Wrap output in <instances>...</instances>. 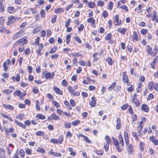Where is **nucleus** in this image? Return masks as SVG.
Segmentation results:
<instances>
[{
    "label": "nucleus",
    "mask_w": 158,
    "mask_h": 158,
    "mask_svg": "<svg viewBox=\"0 0 158 158\" xmlns=\"http://www.w3.org/2000/svg\"><path fill=\"white\" fill-rule=\"evenodd\" d=\"M27 42V40L26 38H23L17 41L15 44V46H17L18 45H23L26 44Z\"/></svg>",
    "instance_id": "nucleus-1"
},
{
    "label": "nucleus",
    "mask_w": 158,
    "mask_h": 158,
    "mask_svg": "<svg viewBox=\"0 0 158 158\" xmlns=\"http://www.w3.org/2000/svg\"><path fill=\"white\" fill-rule=\"evenodd\" d=\"M137 95L136 94H135L133 97H132L131 99L132 102L135 104V105L136 106H140V103L139 100L136 98Z\"/></svg>",
    "instance_id": "nucleus-2"
},
{
    "label": "nucleus",
    "mask_w": 158,
    "mask_h": 158,
    "mask_svg": "<svg viewBox=\"0 0 158 158\" xmlns=\"http://www.w3.org/2000/svg\"><path fill=\"white\" fill-rule=\"evenodd\" d=\"M152 21H155L157 23H158V15H157V12L155 10H153L152 11Z\"/></svg>",
    "instance_id": "nucleus-3"
},
{
    "label": "nucleus",
    "mask_w": 158,
    "mask_h": 158,
    "mask_svg": "<svg viewBox=\"0 0 158 158\" xmlns=\"http://www.w3.org/2000/svg\"><path fill=\"white\" fill-rule=\"evenodd\" d=\"M8 21L7 23V25H9L15 21L16 20V18L15 17L11 16L9 17L8 19Z\"/></svg>",
    "instance_id": "nucleus-4"
},
{
    "label": "nucleus",
    "mask_w": 158,
    "mask_h": 158,
    "mask_svg": "<svg viewBox=\"0 0 158 158\" xmlns=\"http://www.w3.org/2000/svg\"><path fill=\"white\" fill-rule=\"evenodd\" d=\"M54 75V73L53 72H47L45 73V77L47 79H52Z\"/></svg>",
    "instance_id": "nucleus-5"
},
{
    "label": "nucleus",
    "mask_w": 158,
    "mask_h": 158,
    "mask_svg": "<svg viewBox=\"0 0 158 158\" xmlns=\"http://www.w3.org/2000/svg\"><path fill=\"white\" fill-rule=\"evenodd\" d=\"M10 60L8 59L6 61L4 62L3 66L5 71H7L8 68V65L10 63Z\"/></svg>",
    "instance_id": "nucleus-6"
},
{
    "label": "nucleus",
    "mask_w": 158,
    "mask_h": 158,
    "mask_svg": "<svg viewBox=\"0 0 158 158\" xmlns=\"http://www.w3.org/2000/svg\"><path fill=\"white\" fill-rule=\"evenodd\" d=\"M114 145L115 146L116 150L118 152H121L122 150L120 148L119 145V142L117 139H114L113 141Z\"/></svg>",
    "instance_id": "nucleus-7"
},
{
    "label": "nucleus",
    "mask_w": 158,
    "mask_h": 158,
    "mask_svg": "<svg viewBox=\"0 0 158 158\" xmlns=\"http://www.w3.org/2000/svg\"><path fill=\"white\" fill-rule=\"evenodd\" d=\"M114 24L116 26H119L121 23V20H119V17L117 15H116L114 18Z\"/></svg>",
    "instance_id": "nucleus-8"
},
{
    "label": "nucleus",
    "mask_w": 158,
    "mask_h": 158,
    "mask_svg": "<svg viewBox=\"0 0 158 158\" xmlns=\"http://www.w3.org/2000/svg\"><path fill=\"white\" fill-rule=\"evenodd\" d=\"M124 138L125 140L126 145L128 146L129 144V138L128 137V133L127 132L125 131L124 132Z\"/></svg>",
    "instance_id": "nucleus-9"
},
{
    "label": "nucleus",
    "mask_w": 158,
    "mask_h": 158,
    "mask_svg": "<svg viewBox=\"0 0 158 158\" xmlns=\"http://www.w3.org/2000/svg\"><path fill=\"white\" fill-rule=\"evenodd\" d=\"M10 89H4L3 90L2 92L6 94H9L11 93L12 92V91L14 90V88L12 86H10Z\"/></svg>",
    "instance_id": "nucleus-10"
},
{
    "label": "nucleus",
    "mask_w": 158,
    "mask_h": 158,
    "mask_svg": "<svg viewBox=\"0 0 158 158\" xmlns=\"http://www.w3.org/2000/svg\"><path fill=\"white\" fill-rule=\"evenodd\" d=\"M53 89L56 94L59 95H62L63 94L62 91L58 87L54 86L53 87Z\"/></svg>",
    "instance_id": "nucleus-11"
},
{
    "label": "nucleus",
    "mask_w": 158,
    "mask_h": 158,
    "mask_svg": "<svg viewBox=\"0 0 158 158\" xmlns=\"http://www.w3.org/2000/svg\"><path fill=\"white\" fill-rule=\"evenodd\" d=\"M41 25L38 26L36 28L34 29L32 31L34 34H36L39 32L41 29Z\"/></svg>",
    "instance_id": "nucleus-12"
},
{
    "label": "nucleus",
    "mask_w": 158,
    "mask_h": 158,
    "mask_svg": "<svg viewBox=\"0 0 158 158\" xmlns=\"http://www.w3.org/2000/svg\"><path fill=\"white\" fill-rule=\"evenodd\" d=\"M95 99V98L93 97L92 98V100L89 102V104L92 107H94L95 105L96 102Z\"/></svg>",
    "instance_id": "nucleus-13"
},
{
    "label": "nucleus",
    "mask_w": 158,
    "mask_h": 158,
    "mask_svg": "<svg viewBox=\"0 0 158 158\" xmlns=\"http://www.w3.org/2000/svg\"><path fill=\"white\" fill-rule=\"evenodd\" d=\"M2 106L5 108H6L8 109L13 110H14V108L13 106L9 105H6V104H3Z\"/></svg>",
    "instance_id": "nucleus-14"
},
{
    "label": "nucleus",
    "mask_w": 158,
    "mask_h": 158,
    "mask_svg": "<svg viewBox=\"0 0 158 158\" xmlns=\"http://www.w3.org/2000/svg\"><path fill=\"white\" fill-rule=\"evenodd\" d=\"M118 138L119 143L121 145L122 147H123L124 145L123 140L121 134H120L118 135Z\"/></svg>",
    "instance_id": "nucleus-15"
},
{
    "label": "nucleus",
    "mask_w": 158,
    "mask_h": 158,
    "mask_svg": "<svg viewBox=\"0 0 158 158\" xmlns=\"http://www.w3.org/2000/svg\"><path fill=\"white\" fill-rule=\"evenodd\" d=\"M117 123L116 127L117 129L118 130L121 128V124L120 120L119 118H118L117 119Z\"/></svg>",
    "instance_id": "nucleus-16"
},
{
    "label": "nucleus",
    "mask_w": 158,
    "mask_h": 158,
    "mask_svg": "<svg viewBox=\"0 0 158 158\" xmlns=\"http://www.w3.org/2000/svg\"><path fill=\"white\" fill-rule=\"evenodd\" d=\"M51 117L52 118V119L54 120H60V118L58 116L56 115L54 113L52 114Z\"/></svg>",
    "instance_id": "nucleus-17"
},
{
    "label": "nucleus",
    "mask_w": 158,
    "mask_h": 158,
    "mask_svg": "<svg viewBox=\"0 0 158 158\" xmlns=\"http://www.w3.org/2000/svg\"><path fill=\"white\" fill-rule=\"evenodd\" d=\"M154 84V82L152 81H151L148 83V88L149 90H151L152 89Z\"/></svg>",
    "instance_id": "nucleus-18"
},
{
    "label": "nucleus",
    "mask_w": 158,
    "mask_h": 158,
    "mask_svg": "<svg viewBox=\"0 0 158 158\" xmlns=\"http://www.w3.org/2000/svg\"><path fill=\"white\" fill-rule=\"evenodd\" d=\"M127 151L128 153L129 154H131L133 152L132 147L131 144L128 145V148H127Z\"/></svg>",
    "instance_id": "nucleus-19"
},
{
    "label": "nucleus",
    "mask_w": 158,
    "mask_h": 158,
    "mask_svg": "<svg viewBox=\"0 0 158 158\" xmlns=\"http://www.w3.org/2000/svg\"><path fill=\"white\" fill-rule=\"evenodd\" d=\"M15 123H16V124L18 125L19 127H22L23 128H26V126L24 125L22 123L19 122V121L17 120H15Z\"/></svg>",
    "instance_id": "nucleus-20"
},
{
    "label": "nucleus",
    "mask_w": 158,
    "mask_h": 158,
    "mask_svg": "<svg viewBox=\"0 0 158 158\" xmlns=\"http://www.w3.org/2000/svg\"><path fill=\"white\" fill-rule=\"evenodd\" d=\"M64 11V9L62 8H59L54 9V12L55 13H61Z\"/></svg>",
    "instance_id": "nucleus-21"
},
{
    "label": "nucleus",
    "mask_w": 158,
    "mask_h": 158,
    "mask_svg": "<svg viewBox=\"0 0 158 158\" xmlns=\"http://www.w3.org/2000/svg\"><path fill=\"white\" fill-rule=\"evenodd\" d=\"M1 114L3 118L8 119L10 121H13L12 118L4 114L1 113Z\"/></svg>",
    "instance_id": "nucleus-22"
},
{
    "label": "nucleus",
    "mask_w": 158,
    "mask_h": 158,
    "mask_svg": "<svg viewBox=\"0 0 158 158\" xmlns=\"http://www.w3.org/2000/svg\"><path fill=\"white\" fill-rule=\"evenodd\" d=\"M141 109L145 112H148V110L147 106L146 104L143 105L141 107Z\"/></svg>",
    "instance_id": "nucleus-23"
},
{
    "label": "nucleus",
    "mask_w": 158,
    "mask_h": 158,
    "mask_svg": "<svg viewBox=\"0 0 158 158\" xmlns=\"http://www.w3.org/2000/svg\"><path fill=\"white\" fill-rule=\"evenodd\" d=\"M36 118L41 119H44L45 118V117L44 115L41 114H36Z\"/></svg>",
    "instance_id": "nucleus-24"
},
{
    "label": "nucleus",
    "mask_w": 158,
    "mask_h": 158,
    "mask_svg": "<svg viewBox=\"0 0 158 158\" xmlns=\"http://www.w3.org/2000/svg\"><path fill=\"white\" fill-rule=\"evenodd\" d=\"M68 89L71 95L72 96L74 91V90L73 89V87L69 85L68 87Z\"/></svg>",
    "instance_id": "nucleus-25"
},
{
    "label": "nucleus",
    "mask_w": 158,
    "mask_h": 158,
    "mask_svg": "<svg viewBox=\"0 0 158 158\" xmlns=\"http://www.w3.org/2000/svg\"><path fill=\"white\" fill-rule=\"evenodd\" d=\"M117 31L123 35H124L125 34L126 30L125 28H118Z\"/></svg>",
    "instance_id": "nucleus-26"
},
{
    "label": "nucleus",
    "mask_w": 158,
    "mask_h": 158,
    "mask_svg": "<svg viewBox=\"0 0 158 158\" xmlns=\"http://www.w3.org/2000/svg\"><path fill=\"white\" fill-rule=\"evenodd\" d=\"M21 33L20 32H18L15 34L13 37L12 38V40H15L19 37Z\"/></svg>",
    "instance_id": "nucleus-27"
},
{
    "label": "nucleus",
    "mask_w": 158,
    "mask_h": 158,
    "mask_svg": "<svg viewBox=\"0 0 158 158\" xmlns=\"http://www.w3.org/2000/svg\"><path fill=\"white\" fill-rule=\"evenodd\" d=\"M4 0H1L0 2V12H3L4 11V6L2 4V2H3Z\"/></svg>",
    "instance_id": "nucleus-28"
},
{
    "label": "nucleus",
    "mask_w": 158,
    "mask_h": 158,
    "mask_svg": "<svg viewBox=\"0 0 158 158\" xmlns=\"http://www.w3.org/2000/svg\"><path fill=\"white\" fill-rule=\"evenodd\" d=\"M14 8L11 6H9L7 8V11L10 13H12L14 12Z\"/></svg>",
    "instance_id": "nucleus-29"
},
{
    "label": "nucleus",
    "mask_w": 158,
    "mask_h": 158,
    "mask_svg": "<svg viewBox=\"0 0 158 158\" xmlns=\"http://www.w3.org/2000/svg\"><path fill=\"white\" fill-rule=\"evenodd\" d=\"M133 36L134 37V40L136 41H138V35L136 31L133 32Z\"/></svg>",
    "instance_id": "nucleus-30"
},
{
    "label": "nucleus",
    "mask_w": 158,
    "mask_h": 158,
    "mask_svg": "<svg viewBox=\"0 0 158 158\" xmlns=\"http://www.w3.org/2000/svg\"><path fill=\"white\" fill-rule=\"evenodd\" d=\"M36 151L38 152L39 153H44L45 152V151L44 149L39 148H37L36 150Z\"/></svg>",
    "instance_id": "nucleus-31"
},
{
    "label": "nucleus",
    "mask_w": 158,
    "mask_h": 158,
    "mask_svg": "<svg viewBox=\"0 0 158 158\" xmlns=\"http://www.w3.org/2000/svg\"><path fill=\"white\" fill-rule=\"evenodd\" d=\"M116 83L115 82L113 83L108 88V89L110 91H111L114 89Z\"/></svg>",
    "instance_id": "nucleus-32"
},
{
    "label": "nucleus",
    "mask_w": 158,
    "mask_h": 158,
    "mask_svg": "<svg viewBox=\"0 0 158 158\" xmlns=\"http://www.w3.org/2000/svg\"><path fill=\"white\" fill-rule=\"evenodd\" d=\"M106 61L107 62L108 64L109 65H112L113 61L111 57H109L107 58L106 59Z\"/></svg>",
    "instance_id": "nucleus-33"
},
{
    "label": "nucleus",
    "mask_w": 158,
    "mask_h": 158,
    "mask_svg": "<svg viewBox=\"0 0 158 158\" xmlns=\"http://www.w3.org/2000/svg\"><path fill=\"white\" fill-rule=\"evenodd\" d=\"M24 118V114H20L16 116V118L20 120H22Z\"/></svg>",
    "instance_id": "nucleus-34"
},
{
    "label": "nucleus",
    "mask_w": 158,
    "mask_h": 158,
    "mask_svg": "<svg viewBox=\"0 0 158 158\" xmlns=\"http://www.w3.org/2000/svg\"><path fill=\"white\" fill-rule=\"evenodd\" d=\"M94 152L96 154L99 155H102L104 154V152L102 150H96Z\"/></svg>",
    "instance_id": "nucleus-35"
},
{
    "label": "nucleus",
    "mask_w": 158,
    "mask_h": 158,
    "mask_svg": "<svg viewBox=\"0 0 158 158\" xmlns=\"http://www.w3.org/2000/svg\"><path fill=\"white\" fill-rule=\"evenodd\" d=\"M156 63V59H155L151 63V68L153 69H155V64Z\"/></svg>",
    "instance_id": "nucleus-36"
},
{
    "label": "nucleus",
    "mask_w": 158,
    "mask_h": 158,
    "mask_svg": "<svg viewBox=\"0 0 158 158\" xmlns=\"http://www.w3.org/2000/svg\"><path fill=\"white\" fill-rule=\"evenodd\" d=\"M112 35L111 33H109L106 35L105 37V39L106 40H110L111 38Z\"/></svg>",
    "instance_id": "nucleus-37"
},
{
    "label": "nucleus",
    "mask_w": 158,
    "mask_h": 158,
    "mask_svg": "<svg viewBox=\"0 0 158 158\" xmlns=\"http://www.w3.org/2000/svg\"><path fill=\"white\" fill-rule=\"evenodd\" d=\"M35 134L36 136H41L44 135V131H39L36 132L35 133Z\"/></svg>",
    "instance_id": "nucleus-38"
},
{
    "label": "nucleus",
    "mask_w": 158,
    "mask_h": 158,
    "mask_svg": "<svg viewBox=\"0 0 158 158\" xmlns=\"http://www.w3.org/2000/svg\"><path fill=\"white\" fill-rule=\"evenodd\" d=\"M57 48V47L56 46L53 47L51 48L50 51L49 52V53H55L56 51Z\"/></svg>",
    "instance_id": "nucleus-39"
},
{
    "label": "nucleus",
    "mask_w": 158,
    "mask_h": 158,
    "mask_svg": "<svg viewBox=\"0 0 158 158\" xmlns=\"http://www.w3.org/2000/svg\"><path fill=\"white\" fill-rule=\"evenodd\" d=\"M157 49L156 47H155L153 50L152 52H151V55L152 56H154L157 53Z\"/></svg>",
    "instance_id": "nucleus-40"
},
{
    "label": "nucleus",
    "mask_w": 158,
    "mask_h": 158,
    "mask_svg": "<svg viewBox=\"0 0 158 158\" xmlns=\"http://www.w3.org/2000/svg\"><path fill=\"white\" fill-rule=\"evenodd\" d=\"M52 104L54 105L56 107V108H59L60 107V105L56 101H53L52 102Z\"/></svg>",
    "instance_id": "nucleus-41"
},
{
    "label": "nucleus",
    "mask_w": 158,
    "mask_h": 158,
    "mask_svg": "<svg viewBox=\"0 0 158 158\" xmlns=\"http://www.w3.org/2000/svg\"><path fill=\"white\" fill-rule=\"evenodd\" d=\"M35 102L36 103V109H37V110L39 111L40 110V106L39 105V101L38 100H36L35 101Z\"/></svg>",
    "instance_id": "nucleus-42"
},
{
    "label": "nucleus",
    "mask_w": 158,
    "mask_h": 158,
    "mask_svg": "<svg viewBox=\"0 0 158 158\" xmlns=\"http://www.w3.org/2000/svg\"><path fill=\"white\" fill-rule=\"evenodd\" d=\"M88 6L90 8H94L95 7V4L93 2H89L88 3Z\"/></svg>",
    "instance_id": "nucleus-43"
},
{
    "label": "nucleus",
    "mask_w": 158,
    "mask_h": 158,
    "mask_svg": "<svg viewBox=\"0 0 158 158\" xmlns=\"http://www.w3.org/2000/svg\"><path fill=\"white\" fill-rule=\"evenodd\" d=\"M64 105L66 106L69 109L71 110L72 109V108L71 106L69 105V103L67 101H65L64 102Z\"/></svg>",
    "instance_id": "nucleus-44"
},
{
    "label": "nucleus",
    "mask_w": 158,
    "mask_h": 158,
    "mask_svg": "<svg viewBox=\"0 0 158 158\" xmlns=\"http://www.w3.org/2000/svg\"><path fill=\"white\" fill-rule=\"evenodd\" d=\"M64 127L66 128H69L71 127V124L70 123L66 122L64 123Z\"/></svg>",
    "instance_id": "nucleus-45"
},
{
    "label": "nucleus",
    "mask_w": 158,
    "mask_h": 158,
    "mask_svg": "<svg viewBox=\"0 0 158 158\" xmlns=\"http://www.w3.org/2000/svg\"><path fill=\"white\" fill-rule=\"evenodd\" d=\"M80 123V122L79 121L77 120L76 121H74L72 122V125L73 126H76L79 124V123Z\"/></svg>",
    "instance_id": "nucleus-46"
},
{
    "label": "nucleus",
    "mask_w": 158,
    "mask_h": 158,
    "mask_svg": "<svg viewBox=\"0 0 158 158\" xmlns=\"http://www.w3.org/2000/svg\"><path fill=\"white\" fill-rule=\"evenodd\" d=\"M5 17H2L0 18V25H2L4 23Z\"/></svg>",
    "instance_id": "nucleus-47"
},
{
    "label": "nucleus",
    "mask_w": 158,
    "mask_h": 158,
    "mask_svg": "<svg viewBox=\"0 0 158 158\" xmlns=\"http://www.w3.org/2000/svg\"><path fill=\"white\" fill-rule=\"evenodd\" d=\"M83 137L85 141L86 142H87L89 143H90L91 142V141L85 135L83 136Z\"/></svg>",
    "instance_id": "nucleus-48"
},
{
    "label": "nucleus",
    "mask_w": 158,
    "mask_h": 158,
    "mask_svg": "<svg viewBox=\"0 0 158 158\" xmlns=\"http://www.w3.org/2000/svg\"><path fill=\"white\" fill-rule=\"evenodd\" d=\"M70 40V36L69 35H67L66 37V43L67 44H69Z\"/></svg>",
    "instance_id": "nucleus-49"
},
{
    "label": "nucleus",
    "mask_w": 158,
    "mask_h": 158,
    "mask_svg": "<svg viewBox=\"0 0 158 158\" xmlns=\"http://www.w3.org/2000/svg\"><path fill=\"white\" fill-rule=\"evenodd\" d=\"M148 32V30L146 29H143L140 31V32L141 34L143 35H145Z\"/></svg>",
    "instance_id": "nucleus-50"
},
{
    "label": "nucleus",
    "mask_w": 158,
    "mask_h": 158,
    "mask_svg": "<svg viewBox=\"0 0 158 158\" xmlns=\"http://www.w3.org/2000/svg\"><path fill=\"white\" fill-rule=\"evenodd\" d=\"M71 55L72 56L75 57H78L79 56H81V55L80 54L76 52L72 53L71 54Z\"/></svg>",
    "instance_id": "nucleus-51"
},
{
    "label": "nucleus",
    "mask_w": 158,
    "mask_h": 158,
    "mask_svg": "<svg viewBox=\"0 0 158 158\" xmlns=\"http://www.w3.org/2000/svg\"><path fill=\"white\" fill-rule=\"evenodd\" d=\"M40 14L42 18L44 17L45 16V10H42L40 11Z\"/></svg>",
    "instance_id": "nucleus-52"
},
{
    "label": "nucleus",
    "mask_w": 158,
    "mask_h": 158,
    "mask_svg": "<svg viewBox=\"0 0 158 158\" xmlns=\"http://www.w3.org/2000/svg\"><path fill=\"white\" fill-rule=\"evenodd\" d=\"M62 85L63 86H66L68 84V82L66 81L65 80H64L62 81Z\"/></svg>",
    "instance_id": "nucleus-53"
},
{
    "label": "nucleus",
    "mask_w": 158,
    "mask_h": 158,
    "mask_svg": "<svg viewBox=\"0 0 158 158\" xmlns=\"http://www.w3.org/2000/svg\"><path fill=\"white\" fill-rule=\"evenodd\" d=\"M33 92L34 94H38L39 92V90L37 87H33Z\"/></svg>",
    "instance_id": "nucleus-54"
},
{
    "label": "nucleus",
    "mask_w": 158,
    "mask_h": 158,
    "mask_svg": "<svg viewBox=\"0 0 158 158\" xmlns=\"http://www.w3.org/2000/svg\"><path fill=\"white\" fill-rule=\"evenodd\" d=\"M57 17L56 15H54L51 20V22L52 23H54L56 20Z\"/></svg>",
    "instance_id": "nucleus-55"
},
{
    "label": "nucleus",
    "mask_w": 158,
    "mask_h": 158,
    "mask_svg": "<svg viewBox=\"0 0 158 158\" xmlns=\"http://www.w3.org/2000/svg\"><path fill=\"white\" fill-rule=\"evenodd\" d=\"M109 143H106L104 145V148L106 152H107L109 149Z\"/></svg>",
    "instance_id": "nucleus-56"
},
{
    "label": "nucleus",
    "mask_w": 158,
    "mask_h": 158,
    "mask_svg": "<svg viewBox=\"0 0 158 158\" xmlns=\"http://www.w3.org/2000/svg\"><path fill=\"white\" fill-rule=\"evenodd\" d=\"M71 22V19H68L66 21V23L65 25V27H67L70 24Z\"/></svg>",
    "instance_id": "nucleus-57"
},
{
    "label": "nucleus",
    "mask_w": 158,
    "mask_h": 158,
    "mask_svg": "<svg viewBox=\"0 0 158 158\" xmlns=\"http://www.w3.org/2000/svg\"><path fill=\"white\" fill-rule=\"evenodd\" d=\"M72 134L70 131H68L67 132L66 135V137L70 138L72 137Z\"/></svg>",
    "instance_id": "nucleus-58"
},
{
    "label": "nucleus",
    "mask_w": 158,
    "mask_h": 158,
    "mask_svg": "<svg viewBox=\"0 0 158 158\" xmlns=\"http://www.w3.org/2000/svg\"><path fill=\"white\" fill-rule=\"evenodd\" d=\"M134 88L132 85H131L127 89V90L128 92H131L133 90Z\"/></svg>",
    "instance_id": "nucleus-59"
},
{
    "label": "nucleus",
    "mask_w": 158,
    "mask_h": 158,
    "mask_svg": "<svg viewBox=\"0 0 158 158\" xmlns=\"http://www.w3.org/2000/svg\"><path fill=\"white\" fill-rule=\"evenodd\" d=\"M120 8L122 9L123 10H125L127 11H128V7L125 5H123L121 6L120 7Z\"/></svg>",
    "instance_id": "nucleus-60"
},
{
    "label": "nucleus",
    "mask_w": 158,
    "mask_h": 158,
    "mask_svg": "<svg viewBox=\"0 0 158 158\" xmlns=\"http://www.w3.org/2000/svg\"><path fill=\"white\" fill-rule=\"evenodd\" d=\"M74 40L78 42L79 43L81 44V39L77 36H76L74 37Z\"/></svg>",
    "instance_id": "nucleus-61"
},
{
    "label": "nucleus",
    "mask_w": 158,
    "mask_h": 158,
    "mask_svg": "<svg viewBox=\"0 0 158 158\" xmlns=\"http://www.w3.org/2000/svg\"><path fill=\"white\" fill-rule=\"evenodd\" d=\"M21 94V91L19 90H17L14 92V95H17L19 97Z\"/></svg>",
    "instance_id": "nucleus-62"
},
{
    "label": "nucleus",
    "mask_w": 158,
    "mask_h": 158,
    "mask_svg": "<svg viewBox=\"0 0 158 158\" xmlns=\"http://www.w3.org/2000/svg\"><path fill=\"white\" fill-rule=\"evenodd\" d=\"M108 15V12L106 10H104L102 13V16L104 18H105Z\"/></svg>",
    "instance_id": "nucleus-63"
},
{
    "label": "nucleus",
    "mask_w": 158,
    "mask_h": 158,
    "mask_svg": "<svg viewBox=\"0 0 158 158\" xmlns=\"http://www.w3.org/2000/svg\"><path fill=\"white\" fill-rule=\"evenodd\" d=\"M154 88L155 90L158 92V84L157 83H155L153 85Z\"/></svg>",
    "instance_id": "nucleus-64"
}]
</instances>
